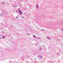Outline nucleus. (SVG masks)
<instances>
[{"mask_svg": "<svg viewBox=\"0 0 63 63\" xmlns=\"http://www.w3.org/2000/svg\"><path fill=\"white\" fill-rule=\"evenodd\" d=\"M19 13H21L22 14V13L21 12V11H19Z\"/></svg>", "mask_w": 63, "mask_h": 63, "instance_id": "nucleus-1", "label": "nucleus"}, {"mask_svg": "<svg viewBox=\"0 0 63 63\" xmlns=\"http://www.w3.org/2000/svg\"><path fill=\"white\" fill-rule=\"evenodd\" d=\"M0 16H3V15L2 14H1L0 15Z\"/></svg>", "mask_w": 63, "mask_h": 63, "instance_id": "nucleus-2", "label": "nucleus"}, {"mask_svg": "<svg viewBox=\"0 0 63 63\" xmlns=\"http://www.w3.org/2000/svg\"><path fill=\"white\" fill-rule=\"evenodd\" d=\"M40 58H43V56H41L40 57Z\"/></svg>", "mask_w": 63, "mask_h": 63, "instance_id": "nucleus-3", "label": "nucleus"}, {"mask_svg": "<svg viewBox=\"0 0 63 63\" xmlns=\"http://www.w3.org/2000/svg\"><path fill=\"white\" fill-rule=\"evenodd\" d=\"M38 5H37L36 6V8L37 9H38Z\"/></svg>", "mask_w": 63, "mask_h": 63, "instance_id": "nucleus-4", "label": "nucleus"}, {"mask_svg": "<svg viewBox=\"0 0 63 63\" xmlns=\"http://www.w3.org/2000/svg\"><path fill=\"white\" fill-rule=\"evenodd\" d=\"M5 37L4 36L2 37V38H5Z\"/></svg>", "mask_w": 63, "mask_h": 63, "instance_id": "nucleus-5", "label": "nucleus"}, {"mask_svg": "<svg viewBox=\"0 0 63 63\" xmlns=\"http://www.w3.org/2000/svg\"><path fill=\"white\" fill-rule=\"evenodd\" d=\"M33 36L34 37H35V38H36V36H35V35H33Z\"/></svg>", "mask_w": 63, "mask_h": 63, "instance_id": "nucleus-6", "label": "nucleus"}, {"mask_svg": "<svg viewBox=\"0 0 63 63\" xmlns=\"http://www.w3.org/2000/svg\"><path fill=\"white\" fill-rule=\"evenodd\" d=\"M42 31H45V30L44 29H43L42 30Z\"/></svg>", "mask_w": 63, "mask_h": 63, "instance_id": "nucleus-7", "label": "nucleus"}, {"mask_svg": "<svg viewBox=\"0 0 63 63\" xmlns=\"http://www.w3.org/2000/svg\"><path fill=\"white\" fill-rule=\"evenodd\" d=\"M16 18H17V17H18L17 16H16Z\"/></svg>", "mask_w": 63, "mask_h": 63, "instance_id": "nucleus-8", "label": "nucleus"}, {"mask_svg": "<svg viewBox=\"0 0 63 63\" xmlns=\"http://www.w3.org/2000/svg\"><path fill=\"white\" fill-rule=\"evenodd\" d=\"M47 39H48L49 38V37H47Z\"/></svg>", "mask_w": 63, "mask_h": 63, "instance_id": "nucleus-9", "label": "nucleus"}, {"mask_svg": "<svg viewBox=\"0 0 63 63\" xmlns=\"http://www.w3.org/2000/svg\"><path fill=\"white\" fill-rule=\"evenodd\" d=\"M13 7H15V6H13Z\"/></svg>", "mask_w": 63, "mask_h": 63, "instance_id": "nucleus-10", "label": "nucleus"}, {"mask_svg": "<svg viewBox=\"0 0 63 63\" xmlns=\"http://www.w3.org/2000/svg\"><path fill=\"white\" fill-rule=\"evenodd\" d=\"M16 12H17V10L16 11Z\"/></svg>", "mask_w": 63, "mask_h": 63, "instance_id": "nucleus-11", "label": "nucleus"}, {"mask_svg": "<svg viewBox=\"0 0 63 63\" xmlns=\"http://www.w3.org/2000/svg\"><path fill=\"white\" fill-rule=\"evenodd\" d=\"M62 31H63V29H62Z\"/></svg>", "mask_w": 63, "mask_h": 63, "instance_id": "nucleus-12", "label": "nucleus"}, {"mask_svg": "<svg viewBox=\"0 0 63 63\" xmlns=\"http://www.w3.org/2000/svg\"><path fill=\"white\" fill-rule=\"evenodd\" d=\"M20 15H21V14H20Z\"/></svg>", "mask_w": 63, "mask_h": 63, "instance_id": "nucleus-13", "label": "nucleus"}, {"mask_svg": "<svg viewBox=\"0 0 63 63\" xmlns=\"http://www.w3.org/2000/svg\"><path fill=\"white\" fill-rule=\"evenodd\" d=\"M24 18L23 17H22V18Z\"/></svg>", "mask_w": 63, "mask_h": 63, "instance_id": "nucleus-14", "label": "nucleus"}, {"mask_svg": "<svg viewBox=\"0 0 63 63\" xmlns=\"http://www.w3.org/2000/svg\"><path fill=\"white\" fill-rule=\"evenodd\" d=\"M40 50H41V48L40 49Z\"/></svg>", "mask_w": 63, "mask_h": 63, "instance_id": "nucleus-15", "label": "nucleus"}, {"mask_svg": "<svg viewBox=\"0 0 63 63\" xmlns=\"http://www.w3.org/2000/svg\"><path fill=\"white\" fill-rule=\"evenodd\" d=\"M0 39H1L2 38H0Z\"/></svg>", "mask_w": 63, "mask_h": 63, "instance_id": "nucleus-16", "label": "nucleus"}, {"mask_svg": "<svg viewBox=\"0 0 63 63\" xmlns=\"http://www.w3.org/2000/svg\"><path fill=\"white\" fill-rule=\"evenodd\" d=\"M3 3H4V4L5 3H4V2H3Z\"/></svg>", "mask_w": 63, "mask_h": 63, "instance_id": "nucleus-17", "label": "nucleus"}, {"mask_svg": "<svg viewBox=\"0 0 63 63\" xmlns=\"http://www.w3.org/2000/svg\"><path fill=\"white\" fill-rule=\"evenodd\" d=\"M22 1V0H21Z\"/></svg>", "mask_w": 63, "mask_h": 63, "instance_id": "nucleus-18", "label": "nucleus"}]
</instances>
